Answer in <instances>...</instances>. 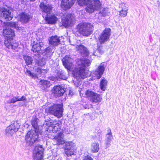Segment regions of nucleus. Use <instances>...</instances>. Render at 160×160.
Returning a JSON list of instances; mask_svg holds the SVG:
<instances>
[{
  "label": "nucleus",
  "mask_w": 160,
  "mask_h": 160,
  "mask_svg": "<svg viewBox=\"0 0 160 160\" xmlns=\"http://www.w3.org/2000/svg\"><path fill=\"white\" fill-rule=\"evenodd\" d=\"M43 46V44L42 42L39 41L36 42H34L32 48V50L34 52H37L38 54L44 53V57L42 58H40L39 60H36V64L40 66H44L46 64V60L51 59L52 55V48L48 47L46 48L43 52L42 51Z\"/></svg>",
  "instance_id": "1"
},
{
  "label": "nucleus",
  "mask_w": 160,
  "mask_h": 160,
  "mask_svg": "<svg viewBox=\"0 0 160 160\" xmlns=\"http://www.w3.org/2000/svg\"><path fill=\"white\" fill-rule=\"evenodd\" d=\"M63 132L62 130L58 132L57 135L53 139L55 145H60L64 143L65 144V153L66 155L69 157L72 155H74L76 153L75 144L71 141L65 142L63 139Z\"/></svg>",
  "instance_id": "2"
},
{
  "label": "nucleus",
  "mask_w": 160,
  "mask_h": 160,
  "mask_svg": "<svg viewBox=\"0 0 160 160\" xmlns=\"http://www.w3.org/2000/svg\"><path fill=\"white\" fill-rule=\"evenodd\" d=\"M91 63V60L86 58L78 59L76 62V67L72 72L74 77L78 80L86 78L85 68L90 66Z\"/></svg>",
  "instance_id": "3"
},
{
  "label": "nucleus",
  "mask_w": 160,
  "mask_h": 160,
  "mask_svg": "<svg viewBox=\"0 0 160 160\" xmlns=\"http://www.w3.org/2000/svg\"><path fill=\"white\" fill-rule=\"evenodd\" d=\"M87 5L88 6L86 8L87 11L89 13L93 12L95 10H100L98 13V15L101 16H105L107 13V9L102 8V4L100 1L98 0L94 1L91 0L90 2Z\"/></svg>",
  "instance_id": "4"
},
{
  "label": "nucleus",
  "mask_w": 160,
  "mask_h": 160,
  "mask_svg": "<svg viewBox=\"0 0 160 160\" xmlns=\"http://www.w3.org/2000/svg\"><path fill=\"white\" fill-rule=\"evenodd\" d=\"M38 129H32L27 133L25 136L26 144L28 145L31 146L38 140L39 135H42Z\"/></svg>",
  "instance_id": "5"
},
{
  "label": "nucleus",
  "mask_w": 160,
  "mask_h": 160,
  "mask_svg": "<svg viewBox=\"0 0 160 160\" xmlns=\"http://www.w3.org/2000/svg\"><path fill=\"white\" fill-rule=\"evenodd\" d=\"M76 29L77 32L81 34L88 36L92 33L93 27L89 23H81L77 26Z\"/></svg>",
  "instance_id": "6"
},
{
  "label": "nucleus",
  "mask_w": 160,
  "mask_h": 160,
  "mask_svg": "<svg viewBox=\"0 0 160 160\" xmlns=\"http://www.w3.org/2000/svg\"><path fill=\"white\" fill-rule=\"evenodd\" d=\"M63 110V106L62 104H54L47 108L46 111L58 118H60L62 116Z\"/></svg>",
  "instance_id": "7"
},
{
  "label": "nucleus",
  "mask_w": 160,
  "mask_h": 160,
  "mask_svg": "<svg viewBox=\"0 0 160 160\" xmlns=\"http://www.w3.org/2000/svg\"><path fill=\"white\" fill-rule=\"evenodd\" d=\"M20 125L17 122H12L11 124L6 129V134L8 136H12L19 128Z\"/></svg>",
  "instance_id": "8"
},
{
  "label": "nucleus",
  "mask_w": 160,
  "mask_h": 160,
  "mask_svg": "<svg viewBox=\"0 0 160 160\" xmlns=\"http://www.w3.org/2000/svg\"><path fill=\"white\" fill-rule=\"evenodd\" d=\"M74 19V15L71 14L64 15L62 18V25L65 27L71 26Z\"/></svg>",
  "instance_id": "9"
},
{
  "label": "nucleus",
  "mask_w": 160,
  "mask_h": 160,
  "mask_svg": "<svg viewBox=\"0 0 160 160\" xmlns=\"http://www.w3.org/2000/svg\"><path fill=\"white\" fill-rule=\"evenodd\" d=\"M105 66L103 63H102L98 67L92 74V76L93 77V79L100 78L104 71Z\"/></svg>",
  "instance_id": "10"
},
{
  "label": "nucleus",
  "mask_w": 160,
  "mask_h": 160,
  "mask_svg": "<svg viewBox=\"0 0 160 160\" xmlns=\"http://www.w3.org/2000/svg\"><path fill=\"white\" fill-rule=\"evenodd\" d=\"M43 149L42 146H36L34 151L33 156L34 160H42Z\"/></svg>",
  "instance_id": "11"
},
{
  "label": "nucleus",
  "mask_w": 160,
  "mask_h": 160,
  "mask_svg": "<svg viewBox=\"0 0 160 160\" xmlns=\"http://www.w3.org/2000/svg\"><path fill=\"white\" fill-rule=\"evenodd\" d=\"M40 10L42 12L47 14H50L52 11L53 7L51 4L41 2L39 5Z\"/></svg>",
  "instance_id": "12"
},
{
  "label": "nucleus",
  "mask_w": 160,
  "mask_h": 160,
  "mask_svg": "<svg viewBox=\"0 0 160 160\" xmlns=\"http://www.w3.org/2000/svg\"><path fill=\"white\" fill-rule=\"evenodd\" d=\"M111 34V30L109 28H106L100 36L99 40L101 43H104L108 40Z\"/></svg>",
  "instance_id": "13"
},
{
  "label": "nucleus",
  "mask_w": 160,
  "mask_h": 160,
  "mask_svg": "<svg viewBox=\"0 0 160 160\" xmlns=\"http://www.w3.org/2000/svg\"><path fill=\"white\" fill-rule=\"evenodd\" d=\"M3 34L5 37V40H12L13 37L15 35L13 30L8 27L4 29Z\"/></svg>",
  "instance_id": "14"
},
{
  "label": "nucleus",
  "mask_w": 160,
  "mask_h": 160,
  "mask_svg": "<svg viewBox=\"0 0 160 160\" xmlns=\"http://www.w3.org/2000/svg\"><path fill=\"white\" fill-rule=\"evenodd\" d=\"M63 65L68 70H70L72 65V59L69 56H66L62 59Z\"/></svg>",
  "instance_id": "15"
},
{
  "label": "nucleus",
  "mask_w": 160,
  "mask_h": 160,
  "mask_svg": "<svg viewBox=\"0 0 160 160\" xmlns=\"http://www.w3.org/2000/svg\"><path fill=\"white\" fill-rule=\"evenodd\" d=\"M1 11L2 12L1 14V17L6 21H10L12 20L13 15L11 13V12H10L9 9L3 8L1 9Z\"/></svg>",
  "instance_id": "16"
},
{
  "label": "nucleus",
  "mask_w": 160,
  "mask_h": 160,
  "mask_svg": "<svg viewBox=\"0 0 160 160\" xmlns=\"http://www.w3.org/2000/svg\"><path fill=\"white\" fill-rule=\"evenodd\" d=\"M66 88H63L60 85L55 86L52 89V92L58 97L62 96L65 92Z\"/></svg>",
  "instance_id": "17"
},
{
  "label": "nucleus",
  "mask_w": 160,
  "mask_h": 160,
  "mask_svg": "<svg viewBox=\"0 0 160 160\" xmlns=\"http://www.w3.org/2000/svg\"><path fill=\"white\" fill-rule=\"evenodd\" d=\"M74 3L72 0H62L61 6L62 9L66 10L70 9Z\"/></svg>",
  "instance_id": "18"
},
{
  "label": "nucleus",
  "mask_w": 160,
  "mask_h": 160,
  "mask_svg": "<svg viewBox=\"0 0 160 160\" xmlns=\"http://www.w3.org/2000/svg\"><path fill=\"white\" fill-rule=\"evenodd\" d=\"M47 14L45 16V19L48 23L53 24L56 23L58 20V18L54 15Z\"/></svg>",
  "instance_id": "19"
},
{
  "label": "nucleus",
  "mask_w": 160,
  "mask_h": 160,
  "mask_svg": "<svg viewBox=\"0 0 160 160\" xmlns=\"http://www.w3.org/2000/svg\"><path fill=\"white\" fill-rule=\"evenodd\" d=\"M108 132L106 136L105 143L107 147H108L110 145V143L113 140V138L110 129H108Z\"/></svg>",
  "instance_id": "20"
},
{
  "label": "nucleus",
  "mask_w": 160,
  "mask_h": 160,
  "mask_svg": "<svg viewBox=\"0 0 160 160\" xmlns=\"http://www.w3.org/2000/svg\"><path fill=\"white\" fill-rule=\"evenodd\" d=\"M49 43L53 46H57L60 43V40L57 36H52L49 39Z\"/></svg>",
  "instance_id": "21"
},
{
  "label": "nucleus",
  "mask_w": 160,
  "mask_h": 160,
  "mask_svg": "<svg viewBox=\"0 0 160 160\" xmlns=\"http://www.w3.org/2000/svg\"><path fill=\"white\" fill-rule=\"evenodd\" d=\"M12 40H5L4 43L8 48L15 50L18 47V44L17 43L12 42Z\"/></svg>",
  "instance_id": "22"
},
{
  "label": "nucleus",
  "mask_w": 160,
  "mask_h": 160,
  "mask_svg": "<svg viewBox=\"0 0 160 160\" xmlns=\"http://www.w3.org/2000/svg\"><path fill=\"white\" fill-rule=\"evenodd\" d=\"M76 48L82 55L86 56L88 55L89 52L86 48L83 45H77L76 46Z\"/></svg>",
  "instance_id": "23"
},
{
  "label": "nucleus",
  "mask_w": 160,
  "mask_h": 160,
  "mask_svg": "<svg viewBox=\"0 0 160 160\" xmlns=\"http://www.w3.org/2000/svg\"><path fill=\"white\" fill-rule=\"evenodd\" d=\"M20 20L22 22L26 23L28 22L31 16L30 15L25 12L21 13L20 15Z\"/></svg>",
  "instance_id": "24"
},
{
  "label": "nucleus",
  "mask_w": 160,
  "mask_h": 160,
  "mask_svg": "<svg viewBox=\"0 0 160 160\" xmlns=\"http://www.w3.org/2000/svg\"><path fill=\"white\" fill-rule=\"evenodd\" d=\"M60 129L59 124L58 123H57L54 125L53 124H50V126L48 127L47 130L48 132H52L53 133H56L58 131H59Z\"/></svg>",
  "instance_id": "25"
},
{
  "label": "nucleus",
  "mask_w": 160,
  "mask_h": 160,
  "mask_svg": "<svg viewBox=\"0 0 160 160\" xmlns=\"http://www.w3.org/2000/svg\"><path fill=\"white\" fill-rule=\"evenodd\" d=\"M101 99L102 98L99 94L95 93L90 100L93 102H100Z\"/></svg>",
  "instance_id": "26"
},
{
  "label": "nucleus",
  "mask_w": 160,
  "mask_h": 160,
  "mask_svg": "<svg viewBox=\"0 0 160 160\" xmlns=\"http://www.w3.org/2000/svg\"><path fill=\"white\" fill-rule=\"evenodd\" d=\"M107 81L105 78H103L100 81L99 86L101 90L104 91L107 87Z\"/></svg>",
  "instance_id": "27"
},
{
  "label": "nucleus",
  "mask_w": 160,
  "mask_h": 160,
  "mask_svg": "<svg viewBox=\"0 0 160 160\" xmlns=\"http://www.w3.org/2000/svg\"><path fill=\"white\" fill-rule=\"evenodd\" d=\"M23 58L27 65L28 66L32 64L33 59L31 57L28 55H24L23 56Z\"/></svg>",
  "instance_id": "28"
},
{
  "label": "nucleus",
  "mask_w": 160,
  "mask_h": 160,
  "mask_svg": "<svg viewBox=\"0 0 160 160\" xmlns=\"http://www.w3.org/2000/svg\"><path fill=\"white\" fill-rule=\"evenodd\" d=\"M57 75L59 78L63 80H66L67 78L65 73L62 70L60 69L57 72Z\"/></svg>",
  "instance_id": "29"
},
{
  "label": "nucleus",
  "mask_w": 160,
  "mask_h": 160,
  "mask_svg": "<svg viewBox=\"0 0 160 160\" xmlns=\"http://www.w3.org/2000/svg\"><path fill=\"white\" fill-rule=\"evenodd\" d=\"M99 149V144L97 142L93 143L91 146V150L93 152H97Z\"/></svg>",
  "instance_id": "30"
},
{
  "label": "nucleus",
  "mask_w": 160,
  "mask_h": 160,
  "mask_svg": "<svg viewBox=\"0 0 160 160\" xmlns=\"http://www.w3.org/2000/svg\"><path fill=\"white\" fill-rule=\"evenodd\" d=\"M91 0H77V2L80 6H86L89 4Z\"/></svg>",
  "instance_id": "31"
},
{
  "label": "nucleus",
  "mask_w": 160,
  "mask_h": 160,
  "mask_svg": "<svg viewBox=\"0 0 160 160\" xmlns=\"http://www.w3.org/2000/svg\"><path fill=\"white\" fill-rule=\"evenodd\" d=\"M7 27L12 28H17L18 26V24L16 22H8L6 24Z\"/></svg>",
  "instance_id": "32"
},
{
  "label": "nucleus",
  "mask_w": 160,
  "mask_h": 160,
  "mask_svg": "<svg viewBox=\"0 0 160 160\" xmlns=\"http://www.w3.org/2000/svg\"><path fill=\"white\" fill-rule=\"evenodd\" d=\"M40 83L41 84L46 87H49L50 86V82L48 81L44 80H41L40 82Z\"/></svg>",
  "instance_id": "33"
},
{
  "label": "nucleus",
  "mask_w": 160,
  "mask_h": 160,
  "mask_svg": "<svg viewBox=\"0 0 160 160\" xmlns=\"http://www.w3.org/2000/svg\"><path fill=\"white\" fill-rule=\"evenodd\" d=\"M127 8H125V9H122L120 12V15L122 17H124L127 15Z\"/></svg>",
  "instance_id": "34"
},
{
  "label": "nucleus",
  "mask_w": 160,
  "mask_h": 160,
  "mask_svg": "<svg viewBox=\"0 0 160 160\" xmlns=\"http://www.w3.org/2000/svg\"><path fill=\"white\" fill-rule=\"evenodd\" d=\"M25 73L27 75L31 76L33 78H35L37 77V76L36 74L31 72L29 70H26Z\"/></svg>",
  "instance_id": "35"
},
{
  "label": "nucleus",
  "mask_w": 160,
  "mask_h": 160,
  "mask_svg": "<svg viewBox=\"0 0 160 160\" xmlns=\"http://www.w3.org/2000/svg\"><path fill=\"white\" fill-rule=\"evenodd\" d=\"M17 99L18 101H22L23 102V103L22 104V105L24 104L27 102V99L24 96H22L21 97L19 96L17 97Z\"/></svg>",
  "instance_id": "36"
},
{
  "label": "nucleus",
  "mask_w": 160,
  "mask_h": 160,
  "mask_svg": "<svg viewBox=\"0 0 160 160\" xmlns=\"http://www.w3.org/2000/svg\"><path fill=\"white\" fill-rule=\"evenodd\" d=\"M95 92L89 90H87L85 92V94L88 97H90V99L92 97Z\"/></svg>",
  "instance_id": "37"
},
{
  "label": "nucleus",
  "mask_w": 160,
  "mask_h": 160,
  "mask_svg": "<svg viewBox=\"0 0 160 160\" xmlns=\"http://www.w3.org/2000/svg\"><path fill=\"white\" fill-rule=\"evenodd\" d=\"M18 101L17 97H14L11 99H10L8 101L7 103H14L15 102Z\"/></svg>",
  "instance_id": "38"
},
{
  "label": "nucleus",
  "mask_w": 160,
  "mask_h": 160,
  "mask_svg": "<svg viewBox=\"0 0 160 160\" xmlns=\"http://www.w3.org/2000/svg\"><path fill=\"white\" fill-rule=\"evenodd\" d=\"M34 128V130L36 129H38L37 128V124L36 121L34 120H33L31 122Z\"/></svg>",
  "instance_id": "39"
},
{
  "label": "nucleus",
  "mask_w": 160,
  "mask_h": 160,
  "mask_svg": "<svg viewBox=\"0 0 160 160\" xmlns=\"http://www.w3.org/2000/svg\"><path fill=\"white\" fill-rule=\"evenodd\" d=\"M83 160H93L92 158L90 156H85L83 159Z\"/></svg>",
  "instance_id": "40"
},
{
  "label": "nucleus",
  "mask_w": 160,
  "mask_h": 160,
  "mask_svg": "<svg viewBox=\"0 0 160 160\" xmlns=\"http://www.w3.org/2000/svg\"><path fill=\"white\" fill-rule=\"evenodd\" d=\"M73 94L72 91L71 89H69L68 95L70 97H72Z\"/></svg>",
  "instance_id": "41"
},
{
  "label": "nucleus",
  "mask_w": 160,
  "mask_h": 160,
  "mask_svg": "<svg viewBox=\"0 0 160 160\" xmlns=\"http://www.w3.org/2000/svg\"><path fill=\"white\" fill-rule=\"evenodd\" d=\"M119 7L122 8V9H125V8H127L125 6V4L124 3L121 4L120 5Z\"/></svg>",
  "instance_id": "42"
},
{
  "label": "nucleus",
  "mask_w": 160,
  "mask_h": 160,
  "mask_svg": "<svg viewBox=\"0 0 160 160\" xmlns=\"http://www.w3.org/2000/svg\"><path fill=\"white\" fill-rule=\"evenodd\" d=\"M36 71L37 72H38L40 74L42 72V70L39 68H38L36 70Z\"/></svg>",
  "instance_id": "43"
},
{
  "label": "nucleus",
  "mask_w": 160,
  "mask_h": 160,
  "mask_svg": "<svg viewBox=\"0 0 160 160\" xmlns=\"http://www.w3.org/2000/svg\"><path fill=\"white\" fill-rule=\"evenodd\" d=\"M98 52H99V53H100L101 54H102V52H101L100 51V48H98Z\"/></svg>",
  "instance_id": "44"
},
{
  "label": "nucleus",
  "mask_w": 160,
  "mask_h": 160,
  "mask_svg": "<svg viewBox=\"0 0 160 160\" xmlns=\"http://www.w3.org/2000/svg\"><path fill=\"white\" fill-rule=\"evenodd\" d=\"M30 1H31V2H33V1H35V0H29Z\"/></svg>",
  "instance_id": "45"
}]
</instances>
